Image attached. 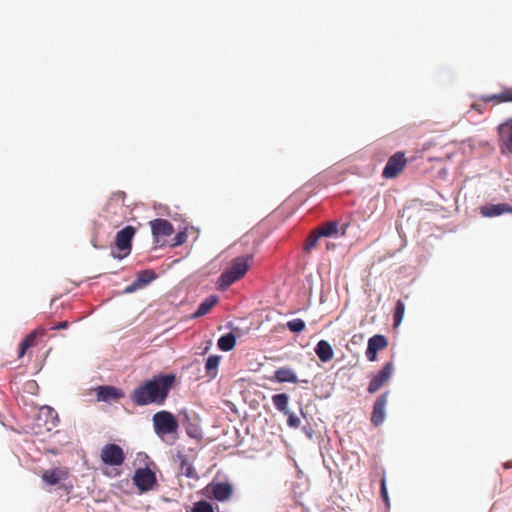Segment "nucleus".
<instances>
[{"label": "nucleus", "mask_w": 512, "mask_h": 512, "mask_svg": "<svg viewBox=\"0 0 512 512\" xmlns=\"http://www.w3.org/2000/svg\"><path fill=\"white\" fill-rule=\"evenodd\" d=\"M175 380L174 374L154 376L133 390L131 400L137 406H146L152 403L162 405L167 399Z\"/></svg>", "instance_id": "1"}, {"label": "nucleus", "mask_w": 512, "mask_h": 512, "mask_svg": "<svg viewBox=\"0 0 512 512\" xmlns=\"http://www.w3.org/2000/svg\"><path fill=\"white\" fill-rule=\"evenodd\" d=\"M258 240L252 235H244L239 245L245 247L243 254L231 258L226 263V287L240 281L245 277L254 263V256L258 246Z\"/></svg>", "instance_id": "2"}, {"label": "nucleus", "mask_w": 512, "mask_h": 512, "mask_svg": "<svg viewBox=\"0 0 512 512\" xmlns=\"http://www.w3.org/2000/svg\"><path fill=\"white\" fill-rule=\"evenodd\" d=\"M126 194L123 191H116L110 196L105 207V219L114 227H118L126 217Z\"/></svg>", "instance_id": "3"}, {"label": "nucleus", "mask_w": 512, "mask_h": 512, "mask_svg": "<svg viewBox=\"0 0 512 512\" xmlns=\"http://www.w3.org/2000/svg\"><path fill=\"white\" fill-rule=\"evenodd\" d=\"M136 233V229L132 226H126L117 232L115 236V250L112 251V256L117 259L127 257L132 248V239Z\"/></svg>", "instance_id": "4"}, {"label": "nucleus", "mask_w": 512, "mask_h": 512, "mask_svg": "<svg viewBox=\"0 0 512 512\" xmlns=\"http://www.w3.org/2000/svg\"><path fill=\"white\" fill-rule=\"evenodd\" d=\"M155 433L162 437L177 432L179 424L175 416L169 411H159L153 415Z\"/></svg>", "instance_id": "5"}, {"label": "nucleus", "mask_w": 512, "mask_h": 512, "mask_svg": "<svg viewBox=\"0 0 512 512\" xmlns=\"http://www.w3.org/2000/svg\"><path fill=\"white\" fill-rule=\"evenodd\" d=\"M132 481L140 493L151 491L157 486L156 474L148 467L136 469Z\"/></svg>", "instance_id": "6"}, {"label": "nucleus", "mask_w": 512, "mask_h": 512, "mask_svg": "<svg viewBox=\"0 0 512 512\" xmlns=\"http://www.w3.org/2000/svg\"><path fill=\"white\" fill-rule=\"evenodd\" d=\"M100 459L107 466H120L125 461V453L119 445L109 443L101 449Z\"/></svg>", "instance_id": "7"}, {"label": "nucleus", "mask_w": 512, "mask_h": 512, "mask_svg": "<svg viewBox=\"0 0 512 512\" xmlns=\"http://www.w3.org/2000/svg\"><path fill=\"white\" fill-rule=\"evenodd\" d=\"M406 164L405 154L403 152H396L388 159L382 171V176L386 179L395 178L403 171Z\"/></svg>", "instance_id": "8"}, {"label": "nucleus", "mask_w": 512, "mask_h": 512, "mask_svg": "<svg viewBox=\"0 0 512 512\" xmlns=\"http://www.w3.org/2000/svg\"><path fill=\"white\" fill-rule=\"evenodd\" d=\"M499 148L502 154H512V118L498 126Z\"/></svg>", "instance_id": "9"}, {"label": "nucleus", "mask_w": 512, "mask_h": 512, "mask_svg": "<svg viewBox=\"0 0 512 512\" xmlns=\"http://www.w3.org/2000/svg\"><path fill=\"white\" fill-rule=\"evenodd\" d=\"M394 371L393 362H387L382 369L371 379L367 387L370 394L377 392L392 376Z\"/></svg>", "instance_id": "10"}, {"label": "nucleus", "mask_w": 512, "mask_h": 512, "mask_svg": "<svg viewBox=\"0 0 512 512\" xmlns=\"http://www.w3.org/2000/svg\"><path fill=\"white\" fill-rule=\"evenodd\" d=\"M388 396L389 392L385 391L380 396H378L376 401L374 402L371 414V423L374 426L381 425L385 420V407L388 402Z\"/></svg>", "instance_id": "11"}, {"label": "nucleus", "mask_w": 512, "mask_h": 512, "mask_svg": "<svg viewBox=\"0 0 512 512\" xmlns=\"http://www.w3.org/2000/svg\"><path fill=\"white\" fill-rule=\"evenodd\" d=\"M388 346V341L384 335L376 334L369 338L366 349V357L369 361L377 360V352L384 350Z\"/></svg>", "instance_id": "12"}, {"label": "nucleus", "mask_w": 512, "mask_h": 512, "mask_svg": "<svg viewBox=\"0 0 512 512\" xmlns=\"http://www.w3.org/2000/svg\"><path fill=\"white\" fill-rule=\"evenodd\" d=\"M153 237L158 241L159 237H168L173 234L174 227L166 219H155L150 222Z\"/></svg>", "instance_id": "13"}, {"label": "nucleus", "mask_w": 512, "mask_h": 512, "mask_svg": "<svg viewBox=\"0 0 512 512\" xmlns=\"http://www.w3.org/2000/svg\"><path fill=\"white\" fill-rule=\"evenodd\" d=\"M157 277L153 270H142L138 272L136 280L125 288L126 293H132L155 280Z\"/></svg>", "instance_id": "14"}, {"label": "nucleus", "mask_w": 512, "mask_h": 512, "mask_svg": "<svg viewBox=\"0 0 512 512\" xmlns=\"http://www.w3.org/2000/svg\"><path fill=\"white\" fill-rule=\"evenodd\" d=\"M98 401L110 402L117 401L124 397V392L114 386H99L96 388Z\"/></svg>", "instance_id": "15"}, {"label": "nucleus", "mask_w": 512, "mask_h": 512, "mask_svg": "<svg viewBox=\"0 0 512 512\" xmlns=\"http://www.w3.org/2000/svg\"><path fill=\"white\" fill-rule=\"evenodd\" d=\"M68 477V471L64 468H54L45 470L42 473V480L48 485H57L61 481L66 480Z\"/></svg>", "instance_id": "16"}, {"label": "nucleus", "mask_w": 512, "mask_h": 512, "mask_svg": "<svg viewBox=\"0 0 512 512\" xmlns=\"http://www.w3.org/2000/svg\"><path fill=\"white\" fill-rule=\"evenodd\" d=\"M480 212L484 217H495L503 213H512V206L506 203L487 204L480 208Z\"/></svg>", "instance_id": "17"}, {"label": "nucleus", "mask_w": 512, "mask_h": 512, "mask_svg": "<svg viewBox=\"0 0 512 512\" xmlns=\"http://www.w3.org/2000/svg\"><path fill=\"white\" fill-rule=\"evenodd\" d=\"M45 331L43 329H36L29 333L20 343L18 350V358H22L27 350L31 347L36 346V339L39 335H44Z\"/></svg>", "instance_id": "18"}, {"label": "nucleus", "mask_w": 512, "mask_h": 512, "mask_svg": "<svg viewBox=\"0 0 512 512\" xmlns=\"http://www.w3.org/2000/svg\"><path fill=\"white\" fill-rule=\"evenodd\" d=\"M315 353L322 362H329L334 357V351L330 343L326 340H320L315 346Z\"/></svg>", "instance_id": "19"}, {"label": "nucleus", "mask_w": 512, "mask_h": 512, "mask_svg": "<svg viewBox=\"0 0 512 512\" xmlns=\"http://www.w3.org/2000/svg\"><path fill=\"white\" fill-rule=\"evenodd\" d=\"M274 378L279 383L289 382V383H297L298 378L295 372L288 367H281L277 369L274 373Z\"/></svg>", "instance_id": "20"}, {"label": "nucleus", "mask_w": 512, "mask_h": 512, "mask_svg": "<svg viewBox=\"0 0 512 512\" xmlns=\"http://www.w3.org/2000/svg\"><path fill=\"white\" fill-rule=\"evenodd\" d=\"M218 302V297L215 295H211L208 298H206L200 305L198 306L197 310L192 314V318H199L207 313L214 307Z\"/></svg>", "instance_id": "21"}, {"label": "nucleus", "mask_w": 512, "mask_h": 512, "mask_svg": "<svg viewBox=\"0 0 512 512\" xmlns=\"http://www.w3.org/2000/svg\"><path fill=\"white\" fill-rule=\"evenodd\" d=\"M481 99L486 103L492 101L496 103L512 102V88L505 89L499 94L482 96Z\"/></svg>", "instance_id": "22"}, {"label": "nucleus", "mask_w": 512, "mask_h": 512, "mask_svg": "<svg viewBox=\"0 0 512 512\" xmlns=\"http://www.w3.org/2000/svg\"><path fill=\"white\" fill-rule=\"evenodd\" d=\"M226 328L231 329L230 332L226 333V351H230L235 347L237 338L242 337L244 332L239 328H233L231 323H228Z\"/></svg>", "instance_id": "23"}, {"label": "nucleus", "mask_w": 512, "mask_h": 512, "mask_svg": "<svg viewBox=\"0 0 512 512\" xmlns=\"http://www.w3.org/2000/svg\"><path fill=\"white\" fill-rule=\"evenodd\" d=\"M220 360H221V356L212 355V356L208 357L206 364H205V371H206V375L210 379H214L216 377L217 372H218V367L220 364Z\"/></svg>", "instance_id": "24"}, {"label": "nucleus", "mask_w": 512, "mask_h": 512, "mask_svg": "<svg viewBox=\"0 0 512 512\" xmlns=\"http://www.w3.org/2000/svg\"><path fill=\"white\" fill-rule=\"evenodd\" d=\"M205 491L208 497H213L219 501L224 500V483H211Z\"/></svg>", "instance_id": "25"}, {"label": "nucleus", "mask_w": 512, "mask_h": 512, "mask_svg": "<svg viewBox=\"0 0 512 512\" xmlns=\"http://www.w3.org/2000/svg\"><path fill=\"white\" fill-rule=\"evenodd\" d=\"M178 460L180 462L179 473L186 477L194 478L196 476V472L188 459L184 455H179Z\"/></svg>", "instance_id": "26"}, {"label": "nucleus", "mask_w": 512, "mask_h": 512, "mask_svg": "<svg viewBox=\"0 0 512 512\" xmlns=\"http://www.w3.org/2000/svg\"><path fill=\"white\" fill-rule=\"evenodd\" d=\"M316 230L322 237L334 236L338 233V223L335 221L327 222Z\"/></svg>", "instance_id": "27"}, {"label": "nucleus", "mask_w": 512, "mask_h": 512, "mask_svg": "<svg viewBox=\"0 0 512 512\" xmlns=\"http://www.w3.org/2000/svg\"><path fill=\"white\" fill-rule=\"evenodd\" d=\"M321 237L322 236L319 234L317 230L312 231L305 240L303 246L304 251L309 253L312 249H314L317 246L318 241Z\"/></svg>", "instance_id": "28"}, {"label": "nucleus", "mask_w": 512, "mask_h": 512, "mask_svg": "<svg viewBox=\"0 0 512 512\" xmlns=\"http://www.w3.org/2000/svg\"><path fill=\"white\" fill-rule=\"evenodd\" d=\"M288 396L284 393L276 394L272 397V402L274 406L281 412H284L285 414L288 413L287 411V405H288Z\"/></svg>", "instance_id": "29"}, {"label": "nucleus", "mask_w": 512, "mask_h": 512, "mask_svg": "<svg viewBox=\"0 0 512 512\" xmlns=\"http://www.w3.org/2000/svg\"><path fill=\"white\" fill-rule=\"evenodd\" d=\"M405 312V304L402 300H398L395 305L393 321L394 327H398L403 320Z\"/></svg>", "instance_id": "30"}, {"label": "nucleus", "mask_w": 512, "mask_h": 512, "mask_svg": "<svg viewBox=\"0 0 512 512\" xmlns=\"http://www.w3.org/2000/svg\"><path fill=\"white\" fill-rule=\"evenodd\" d=\"M286 325H287V328L291 332H294V333H300L306 327L305 322L300 318L292 319V320L288 321Z\"/></svg>", "instance_id": "31"}, {"label": "nucleus", "mask_w": 512, "mask_h": 512, "mask_svg": "<svg viewBox=\"0 0 512 512\" xmlns=\"http://www.w3.org/2000/svg\"><path fill=\"white\" fill-rule=\"evenodd\" d=\"M192 512H214V509L210 503L199 501L194 504Z\"/></svg>", "instance_id": "32"}, {"label": "nucleus", "mask_w": 512, "mask_h": 512, "mask_svg": "<svg viewBox=\"0 0 512 512\" xmlns=\"http://www.w3.org/2000/svg\"><path fill=\"white\" fill-rule=\"evenodd\" d=\"M381 496H382V499L385 502L386 506L389 507L390 502H389V497H388V492H387V487H386V477H385L384 472H383L382 478H381Z\"/></svg>", "instance_id": "33"}, {"label": "nucleus", "mask_w": 512, "mask_h": 512, "mask_svg": "<svg viewBox=\"0 0 512 512\" xmlns=\"http://www.w3.org/2000/svg\"><path fill=\"white\" fill-rule=\"evenodd\" d=\"M174 242H173V246H179V245H182L183 243L186 242L187 240V235L185 232H179L176 234V236L174 237Z\"/></svg>", "instance_id": "34"}, {"label": "nucleus", "mask_w": 512, "mask_h": 512, "mask_svg": "<svg viewBox=\"0 0 512 512\" xmlns=\"http://www.w3.org/2000/svg\"><path fill=\"white\" fill-rule=\"evenodd\" d=\"M287 424L289 427L297 428L300 425V419L294 414H290L287 419Z\"/></svg>", "instance_id": "35"}, {"label": "nucleus", "mask_w": 512, "mask_h": 512, "mask_svg": "<svg viewBox=\"0 0 512 512\" xmlns=\"http://www.w3.org/2000/svg\"><path fill=\"white\" fill-rule=\"evenodd\" d=\"M68 326H69L68 321H61V322L57 323L56 325L52 326L51 329L52 330L66 329V328H68Z\"/></svg>", "instance_id": "36"}, {"label": "nucleus", "mask_w": 512, "mask_h": 512, "mask_svg": "<svg viewBox=\"0 0 512 512\" xmlns=\"http://www.w3.org/2000/svg\"><path fill=\"white\" fill-rule=\"evenodd\" d=\"M233 494V487L231 484L226 482V501L230 500Z\"/></svg>", "instance_id": "37"}, {"label": "nucleus", "mask_w": 512, "mask_h": 512, "mask_svg": "<svg viewBox=\"0 0 512 512\" xmlns=\"http://www.w3.org/2000/svg\"><path fill=\"white\" fill-rule=\"evenodd\" d=\"M217 346L221 351H224V335L218 339Z\"/></svg>", "instance_id": "38"}, {"label": "nucleus", "mask_w": 512, "mask_h": 512, "mask_svg": "<svg viewBox=\"0 0 512 512\" xmlns=\"http://www.w3.org/2000/svg\"><path fill=\"white\" fill-rule=\"evenodd\" d=\"M217 284H218L219 288L224 287V273H222V274L218 277Z\"/></svg>", "instance_id": "39"}, {"label": "nucleus", "mask_w": 512, "mask_h": 512, "mask_svg": "<svg viewBox=\"0 0 512 512\" xmlns=\"http://www.w3.org/2000/svg\"><path fill=\"white\" fill-rule=\"evenodd\" d=\"M347 227H348V224H345V225L342 226V235L345 234V231H346Z\"/></svg>", "instance_id": "40"}, {"label": "nucleus", "mask_w": 512, "mask_h": 512, "mask_svg": "<svg viewBox=\"0 0 512 512\" xmlns=\"http://www.w3.org/2000/svg\"><path fill=\"white\" fill-rule=\"evenodd\" d=\"M236 445H237V443L229 444V445H227V444H226L225 449H228V448H230V447H232V446H236Z\"/></svg>", "instance_id": "41"}, {"label": "nucleus", "mask_w": 512, "mask_h": 512, "mask_svg": "<svg viewBox=\"0 0 512 512\" xmlns=\"http://www.w3.org/2000/svg\"><path fill=\"white\" fill-rule=\"evenodd\" d=\"M232 430H233L234 433H237V430H236L235 427H233Z\"/></svg>", "instance_id": "42"}]
</instances>
